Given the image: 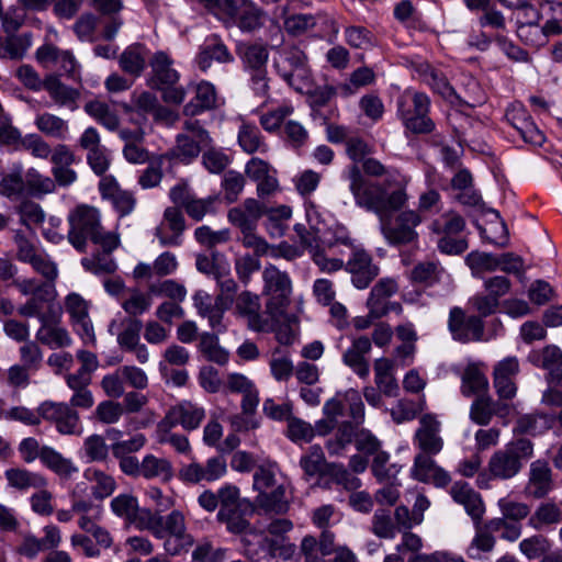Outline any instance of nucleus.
Here are the masks:
<instances>
[{"mask_svg":"<svg viewBox=\"0 0 562 562\" xmlns=\"http://www.w3.org/2000/svg\"><path fill=\"white\" fill-rule=\"evenodd\" d=\"M342 177L349 181L356 204L378 216L381 233L390 245L404 246L418 241L416 228L423 222L422 215L415 210L402 211L408 201L406 183L371 182L356 164L349 166Z\"/></svg>","mask_w":562,"mask_h":562,"instance_id":"obj_1","label":"nucleus"},{"mask_svg":"<svg viewBox=\"0 0 562 562\" xmlns=\"http://www.w3.org/2000/svg\"><path fill=\"white\" fill-rule=\"evenodd\" d=\"M70 229L68 240L79 252H85L87 240L100 245L102 250L112 252L119 246V238L112 233H104L100 214L95 207L79 205L68 215Z\"/></svg>","mask_w":562,"mask_h":562,"instance_id":"obj_2","label":"nucleus"},{"mask_svg":"<svg viewBox=\"0 0 562 562\" xmlns=\"http://www.w3.org/2000/svg\"><path fill=\"white\" fill-rule=\"evenodd\" d=\"M144 514L142 530H148L157 539H165L164 548L169 555H177L193 544V537L187 532L186 518L180 510L175 509L167 516L153 510Z\"/></svg>","mask_w":562,"mask_h":562,"instance_id":"obj_3","label":"nucleus"},{"mask_svg":"<svg viewBox=\"0 0 562 562\" xmlns=\"http://www.w3.org/2000/svg\"><path fill=\"white\" fill-rule=\"evenodd\" d=\"M430 98L420 91L405 90L396 99V114L403 126L413 134H430L436 124L430 117Z\"/></svg>","mask_w":562,"mask_h":562,"instance_id":"obj_4","label":"nucleus"},{"mask_svg":"<svg viewBox=\"0 0 562 562\" xmlns=\"http://www.w3.org/2000/svg\"><path fill=\"white\" fill-rule=\"evenodd\" d=\"M532 457L533 442L530 439H513L491 456L487 464L490 475L496 480H510Z\"/></svg>","mask_w":562,"mask_h":562,"instance_id":"obj_5","label":"nucleus"},{"mask_svg":"<svg viewBox=\"0 0 562 562\" xmlns=\"http://www.w3.org/2000/svg\"><path fill=\"white\" fill-rule=\"evenodd\" d=\"M151 76L149 87L161 91L162 100L167 103L181 104L186 98V90L177 86L180 75L173 68L172 58L162 50L156 52L149 60Z\"/></svg>","mask_w":562,"mask_h":562,"instance_id":"obj_6","label":"nucleus"},{"mask_svg":"<svg viewBox=\"0 0 562 562\" xmlns=\"http://www.w3.org/2000/svg\"><path fill=\"white\" fill-rule=\"evenodd\" d=\"M263 294L269 299L266 307L272 317L281 316L290 304L292 282L285 271L274 265H267L262 271Z\"/></svg>","mask_w":562,"mask_h":562,"instance_id":"obj_7","label":"nucleus"},{"mask_svg":"<svg viewBox=\"0 0 562 562\" xmlns=\"http://www.w3.org/2000/svg\"><path fill=\"white\" fill-rule=\"evenodd\" d=\"M284 30L292 36H301L313 32L318 37H335L338 34V25L327 14L295 13L285 18Z\"/></svg>","mask_w":562,"mask_h":562,"instance_id":"obj_8","label":"nucleus"},{"mask_svg":"<svg viewBox=\"0 0 562 562\" xmlns=\"http://www.w3.org/2000/svg\"><path fill=\"white\" fill-rule=\"evenodd\" d=\"M448 329L453 340L461 344L487 341L484 321L476 315H468L462 307L453 306L449 311Z\"/></svg>","mask_w":562,"mask_h":562,"instance_id":"obj_9","label":"nucleus"},{"mask_svg":"<svg viewBox=\"0 0 562 562\" xmlns=\"http://www.w3.org/2000/svg\"><path fill=\"white\" fill-rule=\"evenodd\" d=\"M205 418L203 407L190 402L182 401L171 406L164 418L158 423V430H171L181 426L187 431L198 429Z\"/></svg>","mask_w":562,"mask_h":562,"instance_id":"obj_10","label":"nucleus"},{"mask_svg":"<svg viewBox=\"0 0 562 562\" xmlns=\"http://www.w3.org/2000/svg\"><path fill=\"white\" fill-rule=\"evenodd\" d=\"M90 302L78 293H69L65 299V310L70 316V324L85 345L95 344L93 324L89 316Z\"/></svg>","mask_w":562,"mask_h":562,"instance_id":"obj_11","label":"nucleus"},{"mask_svg":"<svg viewBox=\"0 0 562 562\" xmlns=\"http://www.w3.org/2000/svg\"><path fill=\"white\" fill-rule=\"evenodd\" d=\"M37 412L44 420L53 423L59 434L75 435L79 432V414L69 404L44 401L38 405Z\"/></svg>","mask_w":562,"mask_h":562,"instance_id":"obj_12","label":"nucleus"},{"mask_svg":"<svg viewBox=\"0 0 562 562\" xmlns=\"http://www.w3.org/2000/svg\"><path fill=\"white\" fill-rule=\"evenodd\" d=\"M520 372L519 360L509 356L495 363L493 368V386L501 401L513 400L517 394L516 379Z\"/></svg>","mask_w":562,"mask_h":562,"instance_id":"obj_13","label":"nucleus"},{"mask_svg":"<svg viewBox=\"0 0 562 562\" xmlns=\"http://www.w3.org/2000/svg\"><path fill=\"white\" fill-rule=\"evenodd\" d=\"M506 121L519 133L522 140L533 146H542L546 135L537 126L528 110L521 103H513L505 112Z\"/></svg>","mask_w":562,"mask_h":562,"instance_id":"obj_14","label":"nucleus"},{"mask_svg":"<svg viewBox=\"0 0 562 562\" xmlns=\"http://www.w3.org/2000/svg\"><path fill=\"white\" fill-rule=\"evenodd\" d=\"M424 80L435 92L451 103L473 109L484 102V95L476 82H473V87L479 90V93L465 99L461 98L456 92L454 88L449 83L447 77L441 71L432 67H427V70L424 72Z\"/></svg>","mask_w":562,"mask_h":562,"instance_id":"obj_15","label":"nucleus"},{"mask_svg":"<svg viewBox=\"0 0 562 562\" xmlns=\"http://www.w3.org/2000/svg\"><path fill=\"white\" fill-rule=\"evenodd\" d=\"M345 270L351 274V283L359 290L367 289L380 273V268L373 263L372 256L358 247L351 250Z\"/></svg>","mask_w":562,"mask_h":562,"instance_id":"obj_16","label":"nucleus"},{"mask_svg":"<svg viewBox=\"0 0 562 562\" xmlns=\"http://www.w3.org/2000/svg\"><path fill=\"white\" fill-rule=\"evenodd\" d=\"M226 471V460L220 454L207 459L204 465L199 462L183 465L179 471V479L190 484H198L202 481L214 482L224 476Z\"/></svg>","mask_w":562,"mask_h":562,"instance_id":"obj_17","label":"nucleus"},{"mask_svg":"<svg viewBox=\"0 0 562 562\" xmlns=\"http://www.w3.org/2000/svg\"><path fill=\"white\" fill-rule=\"evenodd\" d=\"M245 175L257 183V195L269 198L280 190L277 170L266 160L252 157L245 165Z\"/></svg>","mask_w":562,"mask_h":562,"instance_id":"obj_18","label":"nucleus"},{"mask_svg":"<svg viewBox=\"0 0 562 562\" xmlns=\"http://www.w3.org/2000/svg\"><path fill=\"white\" fill-rule=\"evenodd\" d=\"M186 231V220L179 207L168 206L162 221L156 228V237L164 247H177L182 244V235Z\"/></svg>","mask_w":562,"mask_h":562,"instance_id":"obj_19","label":"nucleus"},{"mask_svg":"<svg viewBox=\"0 0 562 562\" xmlns=\"http://www.w3.org/2000/svg\"><path fill=\"white\" fill-rule=\"evenodd\" d=\"M52 175L56 186L67 188L75 183L78 179L77 172L71 168V165L77 162L76 155L65 144H58L53 149L50 156Z\"/></svg>","mask_w":562,"mask_h":562,"instance_id":"obj_20","label":"nucleus"},{"mask_svg":"<svg viewBox=\"0 0 562 562\" xmlns=\"http://www.w3.org/2000/svg\"><path fill=\"white\" fill-rule=\"evenodd\" d=\"M440 423L435 416L425 414L419 419V427L414 436V445L420 453L437 454L443 447V440L439 436Z\"/></svg>","mask_w":562,"mask_h":562,"instance_id":"obj_21","label":"nucleus"},{"mask_svg":"<svg viewBox=\"0 0 562 562\" xmlns=\"http://www.w3.org/2000/svg\"><path fill=\"white\" fill-rule=\"evenodd\" d=\"M99 192L103 199L111 201L120 217L130 215L135 209L136 198L133 192L121 189L112 176L100 180Z\"/></svg>","mask_w":562,"mask_h":562,"instance_id":"obj_22","label":"nucleus"},{"mask_svg":"<svg viewBox=\"0 0 562 562\" xmlns=\"http://www.w3.org/2000/svg\"><path fill=\"white\" fill-rule=\"evenodd\" d=\"M554 488L552 470L548 461L538 459L531 462L528 473V482L525 487L527 496L536 499L544 498Z\"/></svg>","mask_w":562,"mask_h":562,"instance_id":"obj_23","label":"nucleus"},{"mask_svg":"<svg viewBox=\"0 0 562 562\" xmlns=\"http://www.w3.org/2000/svg\"><path fill=\"white\" fill-rule=\"evenodd\" d=\"M265 204L254 198L246 199L241 205L227 213L229 223L241 231H256L258 221L263 216Z\"/></svg>","mask_w":562,"mask_h":562,"instance_id":"obj_24","label":"nucleus"},{"mask_svg":"<svg viewBox=\"0 0 562 562\" xmlns=\"http://www.w3.org/2000/svg\"><path fill=\"white\" fill-rule=\"evenodd\" d=\"M372 349L371 339L367 336L355 338L351 346L342 353V362L350 368L360 379H367L370 374V363L366 358Z\"/></svg>","mask_w":562,"mask_h":562,"instance_id":"obj_25","label":"nucleus"},{"mask_svg":"<svg viewBox=\"0 0 562 562\" xmlns=\"http://www.w3.org/2000/svg\"><path fill=\"white\" fill-rule=\"evenodd\" d=\"M434 454L418 453L414 459L413 476L419 482L431 483L437 487L447 486L451 479L448 472L438 467Z\"/></svg>","mask_w":562,"mask_h":562,"instance_id":"obj_26","label":"nucleus"},{"mask_svg":"<svg viewBox=\"0 0 562 562\" xmlns=\"http://www.w3.org/2000/svg\"><path fill=\"white\" fill-rule=\"evenodd\" d=\"M221 496L223 503L216 514L217 521L236 513L254 515L256 512L255 503L240 497V491L236 485L226 483L221 486Z\"/></svg>","mask_w":562,"mask_h":562,"instance_id":"obj_27","label":"nucleus"},{"mask_svg":"<svg viewBox=\"0 0 562 562\" xmlns=\"http://www.w3.org/2000/svg\"><path fill=\"white\" fill-rule=\"evenodd\" d=\"M41 327L37 329L36 340L50 349L69 347L72 339L68 330L59 326V315L57 313L40 321Z\"/></svg>","mask_w":562,"mask_h":562,"instance_id":"obj_28","label":"nucleus"},{"mask_svg":"<svg viewBox=\"0 0 562 562\" xmlns=\"http://www.w3.org/2000/svg\"><path fill=\"white\" fill-rule=\"evenodd\" d=\"M453 501L462 505L475 524H479L485 512L481 495L468 482L458 481L450 490Z\"/></svg>","mask_w":562,"mask_h":562,"instance_id":"obj_29","label":"nucleus"},{"mask_svg":"<svg viewBox=\"0 0 562 562\" xmlns=\"http://www.w3.org/2000/svg\"><path fill=\"white\" fill-rule=\"evenodd\" d=\"M55 296V284H52L50 282H42L37 292L21 305L18 308V312L21 316L36 317L38 321H43V318L56 313L52 307H49L47 312H43L44 304L53 302Z\"/></svg>","mask_w":562,"mask_h":562,"instance_id":"obj_30","label":"nucleus"},{"mask_svg":"<svg viewBox=\"0 0 562 562\" xmlns=\"http://www.w3.org/2000/svg\"><path fill=\"white\" fill-rule=\"evenodd\" d=\"M508 409L507 404L495 401L487 394L479 395L471 404L470 419L476 425L486 426L491 423L493 416L504 417Z\"/></svg>","mask_w":562,"mask_h":562,"instance_id":"obj_31","label":"nucleus"},{"mask_svg":"<svg viewBox=\"0 0 562 562\" xmlns=\"http://www.w3.org/2000/svg\"><path fill=\"white\" fill-rule=\"evenodd\" d=\"M110 507L112 513L121 518L125 525H134L136 528L142 530L140 521L145 516V512H150L147 508H139L137 498L132 494H120L115 496Z\"/></svg>","mask_w":562,"mask_h":562,"instance_id":"obj_32","label":"nucleus"},{"mask_svg":"<svg viewBox=\"0 0 562 562\" xmlns=\"http://www.w3.org/2000/svg\"><path fill=\"white\" fill-rule=\"evenodd\" d=\"M213 60L217 63H232L234 60L227 46L216 34H212L205 40L196 57V63L203 71L211 67Z\"/></svg>","mask_w":562,"mask_h":562,"instance_id":"obj_33","label":"nucleus"},{"mask_svg":"<svg viewBox=\"0 0 562 562\" xmlns=\"http://www.w3.org/2000/svg\"><path fill=\"white\" fill-rule=\"evenodd\" d=\"M397 292V284L393 279H381L371 289L370 295L367 300V307L371 316L383 317L387 315L389 299Z\"/></svg>","mask_w":562,"mask_h":562,"instance_id":"obj_34","label":"nucleus"},{"mask_svg":"<svg viewBox=\"0 0 562 562\" xmlns=\"http://www.w3.org/2000/svg\"><path fill=\"white\" fill-rule=\"evenodd\" d=\"M44 90L58 106H65L71 111L78 108L79 90L64 85L56 75H49L44 79Z\"/></svg>","mask_w":562,"mask_h":562,"instance_id":"obj_35","label":"nucleus"},{"mask_svg":"<svg viewBox=\"0 0 562 562\" xmlns=\"http://www.w3.org/2000/svg\"><path fill=\"white\" fill-rule=\"evenodd\" d=\"M203 148L204 145L188 134H179L176 137V146L165 153L160 159L175 160L188 165L199 156Z\"/></svg>","mask_w":562,"mask_h":562,"instance_id":"obj_36","label":"nucleus"},{"mask_svg":"<svg viewBox=\"0 0 562 562\" xmlns=\"http://www.w3.org/2000/svg\"><path fill=\"white\" fill-rule=\"evenodd\" d=\"M42 464L63 480H69L78 472L75 463L49 446L42 447Z\"/></svg>","mask_w":562,"mask_h":562,"instance_id":"obj_37","label":"nucleus"},{"mask_svg":"<svg viewBox=\"0 0 562 562\" xmlns=\"http://www.w3.org/2000/svg\"><path fill=\"white\" fill-rule=\"evenodd\" d=\"M283 63L286 64L289 69L279 70L280 76L289 86L300 91L302 88L296 85V80L308 77L305 54L299 49L291 50L285 54Z\"/></svg>","mask_w":562,"mask_h":562,"instance_id":"obj_38","label":"nucleus"},{"mask_svg":"<svg viewBox=\"0 0 562 562\" xmlns=\"http://www.w3.org/2000/svg\"><path fill=\"white\" fill-rule=\"evenodd\" d=\"M216 105V91L212 83L201 81L195 87L194 98L183 108L184 115L195 116L204 111L212 110Z\"/></svg>","mask_w":562,"mask_h":562,"instance_id":"obj_39","label":"nucleus"},{"mask_svg":"<svg viewBox=\"0 0 562 562\" xmlns=\"http://www.w3.org/2000/svg\"><path fill=\"white\" fill-rule=\"evenodd\" d=\"M340 246L350 250L357 247L355 239L350 236V232L344 225H335L319 236V245L317 247L330 251L333 256L341 254L339 250Z\"/></svg>","mask_w":562,"mask_h":562,"instance_id":"obj_40","label":"nucleus"},{"mask_svg":"<svg viewBox=\"0 0 562 562\" xmlns=\"http://www.w3.org/2000/svg\"><path fill=\"white\" fill-rule=\"evenodd\" d=\"M554 423V415L533 413L517 418L514 434L537 436L549 430Z\"/></svg>","mask_w":562,"mask_h":562,"instance_id":"obj_41","label":"nucleus"},{"mask_svg":"<svg viewBox=\"0 0 562 562\" xmlns=\"http://www.w3.org/2000/svg\"><path fill=\"white\" fill-rule=\"evenodd\" d=\"M373 370L374 382L383 395L396 397L400 387L393 374V362L386 358H379L374 361Z\"/></svg>","mask_w":562,"mask_h":562,"instance_id":"obj_42","label":"nucleus"},{"mask_svg":"<svg viewBox=\"0 0 562 562\" xmlns=\"http://www.w3.org/2000/svg\"><path fill=\"white\" fill-rule=\"evenodd\" d=\"M260 307V299L255 293L244 291L236 297V308L238 313L247 317L250 328L257 331L262 330L265 325L259 313Z\"/></svg>","mask_w":562,"mask_h":562,"instance_id":"obj_43","label":"nucleus"},{"mask_svg":"<svg viewBox=\"0 0 562 562\" xmlns=\"http://www.w3.org/2000/svg\"><path fill=\"white\" fill-rule=\"evenodd\" d=\"M198 351L205 361L214 362L217 366H225L229 360V352L220 345V339L215 334L202 333L199 336Z\"/></svg>","mask_w":562,"mask_h":562,"instance_id":"obj_44","label":"nucleus"},{"mask_svg":"<svg viewBox=\"0 0 562 562\" xmlns=\"http://www.w3.org/2000/svg\"><path fill=\"white\" fill-rule=\"evenodd\" d=\"M237 142L240 148L248 155L255 153L266 154L269 149L260 130L251 123L244 122L239 126Z\"/></svg>","mask_w":562,"mask_h":562,"instance_id":"obj_45","label":"nucleus"},{"mask_svg":"<svg viewBox=\"0 0 562 562\" xmlns=\"http://www.w3.org/2000/svg\"><path fill=\"white\" fill-rule=\"evenodd\" d=\"M488 389V380L474 363L468 364L461 375V393L467 396L484 395Z\"/></svg>","mask_w":562,"mask_h":562,"instance_id":"obj_46","label":"nucleus"},{"mask_svg":"<svg viewBox=\"0 0 562 562\" xmlns=\"http://www.w3.org/2000/svg\"><path fill=\"white\" fill-rule=\"evenodd\" d=\"M31 45V33L20 35L7 34V37H0V58L20 60L25 56Z\"/></svg>","mask_w":562,"mask_h":562,"instance_id":"obj_47","label":"nucleus"},{"mask_svg":"<svg viewBox=\"0 0 562 562\" xmlns=\"http://www.w3.org/2000/svg\"><path fill=\"white\" fill-rule=\"evenodd\" d=\"M245 72L267 68L269 52L260 44H243L237 48Z\"/></svg>","mask_w":562,"mask_h":562,"instance_id":"obj_48","label":"nucleus"},{"mask_svg":"<svg viewBox=\"0 0 562 562\" xmlns=\"http://www.w3.org/2000/svg\"><path fill=\"white\" fill-rule=\"evenodd\" d=\"M8 484L16 490L24 491L31 487L43 488L47 485V480L38 473L26 469L12 468L4 472Z\"/></svg>","mask_w":562,"mask_h":562,"instance_id":"obj_49","label":"nucleus"},{"mask_svg":"<svg viewBox=\"0 0 562 562\" xmlns=\"http://www.w3.org/2000/svg\"><path fill=\"white\" fill-rule=\"evenodd\" d=\"M261 508L265 513L277 515L285 514L289 509V502L285 499V488L283 485H277L271 492L258 493L255 499V506Z\"/></svg>","mask_w":562,"mask_h":562,"instance_id":"obj_50","label":"nucleus"},{"mask_svg":"<svg viewBox=\"0 0 562 562\" xmlns=\"http://www.w3.org/2000/svg\"><path fill=\"white\" fill-rule=\"evenodd\" d=\"M333 464L327 463L321 446L313 445L300 459V467L307 477L324 475Z\"/></svg>","mask_w":562,"mask_h":562,"instance_id":"obj_51","label":"nucleus"},{"mask_svg":"<svg viewBox=\"0 0 562 562\" xmlns=\"http://www.w3.org/2000/svg\"><path fill=\"white\" fill-rule=\"evenodd\" d=\"M465 227V220L454 210L442 213L430 224V231L436 235H461Z\"/></svg>","mask_w":562,"mask_h":562,"instance_id":"obj_52","label":"nucleus"},{"mask_svg":"<svg viewBox=\"0 0 562 562\" xmlns=\"http://www.w3.org/2000/svg\"><path fill=\"white\" fill-rule=\"evenodd\" d=\"M123 71L138 77L146 66V48L142 44H133L125 48L120 57Z\"/></svg>","mask_w":562,"mask_h":562,"instance_id":"obj_53","label":"nucleus"},{"mask_svg":"<svg viewBox=\"0 0 562 562\" xmlns=\"http://www.w3.org/2000/svg\"><path fill=\"white\" fill-rule=\"evenodd\" d=\"M562 521V510L553 502H543L530 516L528 524L536 530H541L543 527L557 525Z\"/></svg>","mask_w":562,"mask_h":562,"instance_id":"obj_54","label":"nucleus"},{"mask_svg":"<svg viewBox=\"0 0 562 562\" xmlns=\"http://www.w3.org/2000/svg\"><path fill=\"white\" fill-rule=\"evenodd\" d=\"M443 268L438 261H422L411 270V281L424 286H432L441 279Z\"/></svg>","mask_w":562,"mask_h":562,"instance_id":"obj_55","label":"nucleus"},{"mask_svg":"<svg viewBox=\"0 0 562 562\" xmlns=\"http://www.w3.org/2000/svg\"><path fill=\"white\" fill-rule=\"evenodd\" d=\"M374 80L375 74L370 67H359L350 74L347 81L339 83L340 97L349 98L361 88L372 85Z\"/></svg>","mask_w":562,"mask_h":562,"instance_id":"obj_56","label":"nucleus"},{"mask_svg":"<svg viewBox=\"0 0 562 562\" xmlns=\"http://www.w3.org/2000/svg\"><path fill=\"white\" fill-rule=\"evenodd\" d=\"M85 477L94 483L92 486V495L98 501L111 496L116 488L114 477L101 470L87 469L85 471Z\"/></svg>","mask_w":562,"mask_h":562,"instance_id":"obj_57","label":"nucleus"},{"mask_svg":"<svg viewBox=\"0 0 562 562\" xmlns=\"http://www.w3.org/2000/svg\"><path fill=\"white\" fill-rule=\"evenodd\" d=\"M540 13L541 20H546L543 26L547 33L552 36L562 34V2L544 0L540 3Z\"/></svg>","mask_w":562,"mask_h":562,"instance_id":"obj_58","label":"nucleus"},{"mask_svg":"<svg viewBox=\"0 0 562 562\" xmlns=\"http://www.w3.org/2000/svg\"><path fill=\"white\" fill-rule=\"evenodd\" d=\"M465 263L475 277L484 272H494L499 267V255L474 250L467 255Z\"/></svg>","mask_w":562,"mask_h":562,"instance_id":"obj_59","label":"nucleus"},{"mask_svg":"<svg viewBox=\"0 0 562 562\" xmlns=\"http://www.w3.org/2000/svg\"><path fill=\"white\" fill-rule=\"evenodd\" d=\"M140 476L147 480L161 477L169 480L172 476V465L164 458H157L154 454H147L140 462Z\"/></svg>","mask_w":562,"mask_h":562,"instance_id":"obj_60","label":"nucleus"},{"mask_svg":"<svg viewBox=\"0 0 562 562\" xmlns=\"http://www.w3.org/2000/svg\"><path fill=\"white\" fill-rule=\"evenodd\" d=\"M85 111L110 131L117 130L120 125L119 116L105 102L99 100L89 101L85 105Z\"/></svg>","mask_w":562,"mask_h":562,"instance_id":"obj_61","label":"nucleus"},{"mask_svg":"<svg viewBox=\"0 0 562 562\" xmlns=\"http://www.w3.org/2000/svg\"><path fill=\"white\" fill-rule=\"evenodd\" d=\"M357 428L350 422H342L335 436L327 440L326 449L330 456H339L356 437Z\"/></svg>","mask_w":562,"mask_h":562,"instance_id":"obj_62","label":"nucleus"},{"mask_svg":"<svg viewBox=\"0 0 562 562\" xmlns=\"http://www.w3.org/2000/svg\"><path fill=\"white\" fill-rule=\"evenodd\" d=\"M34 123L40 132L56 139H64L68 131L67 122L50 113L37 115Z\"/></svg>","mask_w":562,"mask_h":562,"instance_id":"obj_63","label":"nucleus"},{"mask_svg":"<svg viewBox=\"0 0 562 562\" xmlns=\"http://www.w3.org/2000/svg\"><path fill=\"white\" fill-rule=\"evenodd\" d=\"M201 162L203 167L211 173H222L232 162L231 157L222 148L211 145L204 147Z\"/></svg>","mask_w":562,"mask_h":562,"instance_id":"obj_64","label":"nucleus"}]
</instances>
